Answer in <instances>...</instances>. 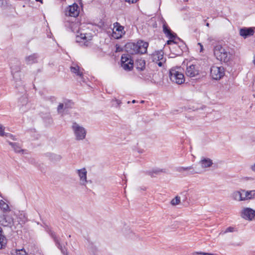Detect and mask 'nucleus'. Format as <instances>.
Returning <instances> with one entry per match:
<instances>
[{"label": "nucleus", "instance_id": "obj_6", "mask_svg": "<svg viewBox=\"0 0 255 255\" xmlns=\"http://www.w3.org/2000/svg\"><path fill=\"white\" fill-rule=\"evenodd\" d=\"M72 128L77 140H82L85 138L86 131L83 127L75 122L73 123Z\"/></svg>", "mask_w": 255, "mask_h": 255}, {"label": "nucleus", "instance_id": "obj_10", "mask_svg": "<svg viewBox=\"0 0 255 255\" xmlns=\"http://www.w3.org/2000/svg\"><path fill=\"white\" fill-rule=\"evenodd\" d=\"M241 216L245 220L252 221L255 217V210L250 208H245L242 211Z\"/></svg>", "mask_w": 255, "mask_h": 255}, {"label": "nucleus", "instance_id": "obj_13", "mask_svg": "<svg viewBox=\"0 0 255 255\" xmlns=\"http://www.w3.org/2000/svg\"><path fill=\"white\" fill-rule=\"evenodd\" d=\"M77 173L80 177V180L82 182V184L85 185L87 182V171L85 168H83L81 169L77 170Z\"/></svg>", "mask_w": 255, "mask_h": 255}, {"label": "nucleus", "instance_id": "obj_31", "mask_svg": "<svg viewBox=\"0 0 255 255\" xmlns=\"http://www.w3.org/2000/svg\"><path fill=\"white\" fill-rule=\"evenodd\" d=\"M167 44L170 45L172 48H178L180 49V46H178L176 42L173 40V39H170V40L167 41Z\"/></svg>", "mask_w": 255, "mask_h": 255}, {"label": "nucleus", "instance_id": "obj_34", "mask_svg": "<svg viewBox=\"0 0 255 255\" xmlns=\"http://www.w3.org/2000/svg\"><path fill=\"white\" fill-rule=\"evenodd\" d=\"M123 34H122V33H118V32H116V31H115L114 30H113V36L115 39H119V38H121Z\"/></svg>", "mask_w": 255, "mask_h": 255}, {"label": "nucleus", "instance_id": "obj_7", "mask_svg": "<svg viewBox=\"0 0 255 255\" xmlns=\"http://www.w3.org/2000/svg\"><path fill=\"white\" fill-rule=\"evenodd\" d=\"M15 65L11 63L10 68L11 74L13 76V78L15 80V82L20 81L19 72L20 71V67L19 62L17 60L15 61Z\"/></svg>", "mask_w": 255, "mask_h": 255}, {"label": "nucleus", "instance_id": "obj_24", "mask_svg": "<svg viewBox=\"0 0 255 255\" xmlns=\"http://www.w3.org/2000/svg\"><path fill=\"white\" fill-rule=\"evenodd\" d=\"M37 55L36 54H33L25 57V61L27 64H30L37 62Z\"/></svg>", "mask_w": 255, "mask_h": 255}, {"label": "nucleus", "instance_id": "obj_17", "mask_svg": "<svg viewBox=\"0 0 255 255\" xmlns=\"http://www.w3.org/2000/svg\"><path fill=\"white\" fill-rule=\"evenodd\" d=\"M241 191L245 193V196H244V201L248 199H252L255 198V190L250 191H245V190H241Z\"/></svg>", "mask_w": 255, "mask_h": 255}, {"label": "nucleus", "instance_id": "obj_55", "mask_svg": "<svg viewBox=\"0 0 255 255\" xmlns=\"http://www.w3.org/2000/svg\"><path fill=\"white\" fill-rule=\"evenodd\" d=\"M136 0V2L138 0Z\"/></svg>", "mask_w": 255, "mask_h": 255}, {"label": "nucleus", "instance_id": "obj_47", "mask_svg": "<svg viewBox=\"0 0 255 255\" xmlns=\"http://www.w3.org/2000/svg\"><path fill=\"white\" fill-rule=\"evenodd\" d=\"M253 62L254 64L255 65V56L254 57Z\"/></svg>", "mask_w": 255, "mask_h": 255}, {"label": "nucleus", "instance_id": "obj_14", "mask_svg": "<svg viewBox=\"0 0 255 255\" xmlns=\"http://www.w3.org/2000/svg\"><path fill=\"white\" fill-rule=\"evenodd\" d=\"M78 5L74 3L72 5L69 7V15L70 16L76 17L78 15L79 11H78Z\"/></svg>", "mask_w": 255, "mask_h": 255}, {"label": "nucleus", "instance_id": "obj_22", "mask_svg": "<svg viewBox=\"0 0 255 255\" xmlns=\"http://www.w3.org/2000/svg\"><path fill=\"white\" fill-rule=\"evenodd\" d=\"M6 244V239L3 235L2 229L0 227V249H2Z\"/></svg>", "mask_w": 255, "mask_h": 255}, {"label": "nucleus", "instance_id": "obj_30", "mask_svg": "<svg viewBox=\"0 0 255 255\" xmlns=\"http://www.w3.org/2000/svg\"><path fill=\"white\" fill-rule=\"evenodd\" d=\"M64 110L71 109L73 106V102L71 100H66L64 101Z\"/></svg>", "mask_w": 255, "mask_h": 255}, {"label": "nucleus", "instance_id": "obj_16", "mask_svg": "<svg viewBox=\"0 0 255 255\" xmlns=\"http://www.w3.org/2000/svg\"><path fill=\"white\" fill-rule=\"evenodd\" d=\"M202 168L210 167L213 164L212 160L208 158H202L200 161Z\"/></svg>", "mask_w": 255, "mask_h": 255}, {"label": "nucleus", "instance_id": "obj_32", "mask_svg": "<svg viewBox=\"0 0 255 255\" xmlns=\"http://www.w3.org/2000/svg\"><path fill=\"white\" fill-rule=\"evenodd\" d=\"M180 202V197L179 196H176L174 199H173L170 203L171 205L175 206L178 205Z\"/></svg>", "mask_w": 255, "mask_h": 255}, {"label": "nucleus", "instance_id": "obj_42", "mask_svg": "<svg viewBox=\"0 0 255 255\" xmlns=\"http://www.w3.org/2000/svg\"><path fill=\"white\" fill-rule=\"evenodd\" d=\"M6 4V0H0V6H4Z\"/></svg>", "mask_w": 255, "mask_h": 255}, {"label": "nucleus", "instance_id": "obj_50", "mask_svg": "<svg viewBox=\"0 0 255 255\" xmlns=\"http://www.w3.org/2000/svg\"><path fill=\"white\" fill-rule=\"evenodd\" d=\"M136 102V101L135 100H133L132 101V103H135Z\"/></svg>", "mask_w": 255, "mask_h": 255}, {"label": "nucleus", "instance_id": "obj_49", "mask_svg": "<svg viewBox=\"0 0 255 255\" xmlns=\"http://www.w3.org/2000/svg\"><path fill=\"white\" fill-rule=\"evenodd\" d=\"M206 25L207 26L209 27L210 24L209 23H207Z\"/></svg>", "mask_w": 255, "mask_h": 255}, {"label": "nucleus", "instance_id": "obj_8", "mask_svg": "<svg viewBox=\"0 0 255 255\" xmlns=\"http://www.w3.org/2000/svg\"><path fill=\"white\" fill-rule=\"evenodd\" d=\"M185 73L188 77H194L197 76L199 74V66L195 64L187 65Z\"/></svg>", "mask_w": 255, "mask_h": 255}, {"label": "nucleus", "instance_id": "obj_41", "mask_svg": "<svg viewBox=\"0 0 255 255\" xmlns=\"http://www.w3.org/2000/svg\"><path fill=\"white\" fill-rule=\"evenodd\" d=\"M195 255H216L212 254V253L200 252V253H196Z\"/></svg>", "mask_w": 255, "mask_h": 255}, {"label": "nucleus", "instance_id": "obj_27", "mask_svg": "<svg viewBox=\"0 0 255 255\" xmlns=\"http://www.w3.org/2000/svg\"><path fill=\"white\" fill-rule=\"evenodd\" d=\"M141 78L145 81H150L152 78V73L149 71H145L141 73Z\"/></svg>", "mask_w": 255, "mask_h": 255}, {"label": "nucleus", "instance_id": "obj_18", "mask_svg": "<svg viewBox=\"0 0 255 255\" xmlns=\"http://www.w3.org/2000/svg\"><path fill=\"white\" fill-rule=\"evenodd\" d=\"M241 192V190L236 191L233 192L231 195L232 198L238 201H244V196H243Z\"/></svg>", "mask_w": 255, "mask_h": 255}, {"label": "nucleus", "instance_id": "obj_44", "mask_svg": "<svg viewBox=\"0 0 255 255\" xmlns=\"http://www.w3.org/2000/svg\"><path fill=\"white\" fill-rule=\"evenodd\" d=\"M122 50V48L120 47V46L116 45V51L120 52Z\"/></svg>", "mask_w": 255, "mask_h": 255}, {"label": "nucleus", "instance_id": "obj_5", "mask_svg": "<svg viewBox=\"0 0 255 255\" xmlns=\"http://www.w3.org/2000/svg\"><path fill=\"white\" fill-rule=\"evenodd\" d=\"M122 66L126 70H131L133 67V61L129 54H123L121 57Z\"/></svg>", "mask_w": 255, "mask_h": 255}, {"label": "nucleus", "instance_id": "obj_15", "mask_svg": "<svg viewBox=\"0 0 255 255\" xmlns=\"http://www.w3.org/2000/svg\"><path fill=\"white\" fill-rule=\"evenodd\" d=\"M18 222L21 225L25 224L27 221V218L24 211H19L17 214Z\"/></svg>", "mask_w": 255, "mask_h": 255}, {"label": "nucleus", "instance_id": "obj_35", "mask_svg": "<svg viewBox=\"0 0 255 255\" xmlns=\"http://www.w3.org/2000/svg\"><path fill=\"white\" fill-rule=\"evenodd\" d=\"M64 110V105L63 103H60L57 107V112L59 114L62 113V110Z\"/></svg>", "mask_w": 255, "mask_h": 255}, {"label": "nucleus", "instance_id": "obj_11", "mask_svg": "<svg viewBox=\"0 0 255 255\" xmlns=\"http://www.w3.org/2000/svg\"><path fill=\"white\" fill-rule=\"evenodd\" d=\"M177 171L180 173H182L183 171H187L186 175H192L196 173H200V172L196 171L193 166L188 167H178L177 168Z\"/></svg>", "mask_w": 255, "mask_h": 255}, {"label": "nucleus", "instance_id": "obj_53", "mask_svg": "<svg viewBox=\"0 0 255 255\" xmlns=\"http://www.w3.org/2000/svg\"><path fill=\"white\" fill-rule=\"evenodd\" d=\"M52 99H53V100H54V101L56 100V99H55V97H52Z\"/></svg>", "mask_w": 255, "mask_h": 255}, {"label": "nucleus", "instance_id": "obj_25", "mask_svg": "<svg viewBox=\"0 0 255 255\" xmlns=\"http://www.w3.org/2000/svg\"><path fill=\"white\" fill-rule=\"evenodd\" d=\"M145 67V61L143 59H139L136 61V68L137 70L142 71Z\"/></svg>", "mask_w": 255, "mask_h": 255}, {"label": "nucleus", "instance_id": "obj_36", "mask_svg": "<svg viewBox=\"0 0 255 255\" xmlns=\"http://www.w3.org/2000/svg\"><path fill=\"white\" fill-rule=\"evenodd\" d=\"M162 170H153L152 171H148V174L150 175L151 177H153V174L155 173V174H158V173H159L160 172H162Z\"/></svg>", "mask_w": 255, "mask_h": 255}, {"label": "nucleus", "instance_id": "obj_39", "mask_svg": "<svg viewBox=\"0 0 255 255\" xmlns=\"http://www.w3.org/2000/svg\"><path fill=\"white\" fill-rule=\"evenodd\" d=\"M79 39H86V35H85V34H80V36H77V42H79Z\"/></svg>", "mask_w": 255, "mask_h": 255}, {"label": "nucleus", "instance_id": "obj_51", "mask_svg": "<svg viewBox=\"0 0 255 255\" xmlns=\"http://www.w3.org/2000/svg\"><path fill=\"white\" fill-rule=\"evenodd\" d=\"M144 102V101H140V103H143Z\"/></svg>", "mask_w": 255, "mask_h": 255}, {"label": "nucleus", "instance_id": "obj_37", "mask_svg": "<svg viewBox=\"0 0 255 255\" xmlns=\"http://www.w3.org/2000/svg\"><path fill=\"white\" fill-rule=\"evenodd\" d=\"M26 254L24 249L18 250L16 252V255H25Z\"/></svg>", "mask_w": 255, "mask_h": 255}, {"label": "nucleus", "instance_id": "obj_26", "mask_svg": "<svg viewBox=\"0 0 255 255\" xmlns=\"http://www.w3.org/2000/svg\"><path fill=\"white\" fill-rule=\"evenodd\" d=\"M0 208L3 212L6 213L10 211L8 205L3 200H0Z\"/></svg>", "mask_w": 255, "mask_h": 255}, {"label": "nucleus", "instance_id": "obj_54", "mask_svg": "<svg viewBox=\"0 0 255 255\" xmlns=\"http://www.w3.org/2000/svg\"><path fill=\"white\" fill-rule=\"evenodd\" d=\"M74 25H75V24H71V27H72L73 26H74Z\"/></svg>", "mask_w": 255, "mask_h": 255}, {"label": "nucleus", "instance_id": "obj_12", "mask_svg": "<svg viewBox=\"0 0 255 255\" xmlns=\"http://www.w3.org/2000/svg\"><path fill=\"white\" fill-rule=\"evenodd\" d=\"M163 31L169 39H174L176 36V34L172 32L165 21H164L163 23Z\"/></svg>", "mask_w": 255, "mask_h": 255}, {"label": "nucleus", "instance_id": "obj_46", "mask_svg": "<svg viewBox=\"0 0 255 255\" xmlns=\"http://www.w3.org/2000/svg\"><path fill=\"white\" fill-rule=\"evenodd\" d=\"M36 1L40 2L41 3H43L42 0H35Z\"/></svg>", "mask_w": 255, "mask_h": 255}, {"label": "nucleus", "instance_id": "obj_29", "mask_svg": "<svg viewBox=\"0 0 255 255\" xmlns=\"http://www.w3.org/2000/svg\"><path fill=\"white\" fill-rule=\"evenodd\" d=\"M5 128L0 124V136H3L5 135L7 137H9L11 139L14 140V136L9 133H6L4 131Z\"/></svg>", "mask_w": 255, "mask_h": 255}, {"label": "nucleus", "instance_id": "obj_1", "mask_svg": "<svg viewBox=\"0 0 255 255\" xmlns=\"http://www.w3.org/2000/svg\"><path fill=\"white\" fill-rule=\"evenodd\" d=\"M148 43L142 40L137 41V43L129 42L126 44L125 49L128 53L130 55L136 54H144L147 52Z\"/></svg>", "mask_w": 255, "mask_h": 255}, {"label": "nucleus", "instance_id": "obj_48", "mask_svg": "<svg viewBox=\"0 0 255 255\" xmlns=\"http://www.w3.org/2000/svg\"><path fill=\"white\" fill-rule=\"evenodd\" d=\"M199 44H200V45L201 46V51H202V49H203V46L200 43H199Z\"/></svg>", "mask_w": 255, "mask_h": 255}, {"label": "nucleus", "instance_id": "obj_33", "mask_svg": "<svg viewBox=\"0 0 255 255\" xmlns=\"http://www.w3.org/2000/svg\"><path fill=\"white\" fill-rule=\"evenodd\" d=\"M50 158L53 161H59L61 159V156L59 155L51 154Z\"/></svg>", "mask_w": 255, "mask_h": 255}, {"label": "nucleus", "instance_id": "obj_28", "mask_svg": "<svg viewBox=\"0 0 255 255\" xmlns=\"http://www.w3.org/2000/svg\"><path fill=\"white\" fill-rule=\"evenodd\" d=\"M114 27L113 30H114L115 31H116V32H118V33H124V32H123L124 28L123 26H121L119 23L116 22L114 24Z\"/></svg>", "mask_w": 255, "mask_h": 255}, {"label": "nucleus", "instance_id": "obj_38", "mask_svg": "<svg viewBox=\"0 0 255 255\" xmlns=\"http://www.w3.org/2000/svg\"><path fill=\"white\" fill-rule=\"evenodd\" d=\"M175 50L176 53H175L176 55H180L183 53V50L180 48V49L178 48H173Z\"/></svg>", "mask_w": 255, "mask_h": 255}, {"label": "nucleus", "instance_id": "obj_40", "mask_svg": "<svg viewBox=\"0 0 255 255\" xmlns=\"http://www.w3.org/2000/svg\"><path fill=\"white\" fill-rule=\"evenodd\" d=\"M234 231V228L232 227H229L227 228L225 232H224L223 234H225L228 232H233Z\"/></svg>", "mask_w": 255, "mask_h": 255}, {"label": "nucleus", "instance_id": "obj_19", "mask_svg": "<svg viewBox=\"0 0 255 255\" xmlns=\"http://www.w3.org/2000/svg\"><path fill=\"white\" fill-rule=\"evenodd\" d=\"M51 236L53 239L54 242H55L57 247L61 250V252L63 255L65 254L66 253H67L66 251H65L64 249H63L60 243V241L59 239L56 237L55 233L52 232L51 233Z\"/></svg>", "mask_w": 255, "mask_h": 255}, {"label": "nucleus", "instance_id": "obj_45", "mask_svg": "<svg viewBox=\"0 0 255 255\" xmlns=\"http://www.w3.org/2000/svg\"><path fill=\"white\" fill-rule=\"evenodd\" d=\"M253 171H255V163L251 167Z\"/></svg>", "mask_w": 255, "mask_h": 255}, {"label": "nucleus", "instance_id": "obj_4", "mask_svg": "<svg viewBox=\"0 0 255 255\" xmlns=\"http://www.w3.org/2000/svg\"><path fill=\"white\" fill-rule=\"evenodd\" d=\"M225 74V69L223 66L213 65L210 68V75L212 79L219 80L223 78Z\"/></svg>", "mask_w": 255, "mask_h": 255}, {"label": "nucleus", "instance_id": "obj_20", "mask_svg": "<svg viewBox=\"0 0 255 255\" xmlns=\"http://www.w3.org/2000/svg\"><path fill=\"white\" fill-rule=\"evenodd\" d=\"M8 144L12 147L14 151L16 153H20L24 151V150L21 149V146L18 143L16 142H12L8 141Z\"/></svg>", "mask_w": 255, "mask_h": 255}, {"label": "nucleus", "instance_id": "obj_3", "mask_svg": "<svg viewBox=\"0 0 255 255\" xmlns=\"http://www.w3.org/2000/svg\"><path fill=\"white\" fill-rule=\"evenodd\" d=\"M180 68H172L169 71V78L170 80L177 84H181L185 81L184 74L180 71Z\"/></svg>", "mask_w": 255, "mask_h": 255}, {"label": "nucleus", "instance_id": "obj_23", "mask_svg": "<svg viewBox=\"0 0 255 255\" xmlns=\"http://www.w3.org/2000/svg\"><path fill=\"white\" fill-rule=\"evenodd\" d=\"M11 219L10 218H8L6 215H3L1 219L0 220V224L5 227L9 226L11 224Z\"/></svg>", "mask_w": 255, "mask_h": 255}, {"label": "nucleus", "instance_id": "obj_21", "mask_svg": "<svg viewBox=\"0 0 255 255\" xmlns=\"http://www.w3.org/2000/svg\"><path fill=\"white\" fill-rule=\"evenodd\" d=\"M70 71L72 73H74L80 77H81L83 75V73L80 70L79 66L76 64H73L70 67Z\"/></svg>", "mask_w": 255, "mask_h": 255}, {"label": "nucleus", "instance_id": "obj_9", "mask_svg": "<svg viewBox=\"0 0 255 255\" xmlns=\"http://www.w3.org/2000/svg\"><path fill=\"white\" fill-rule=\"evenodd\" d=\"M163 54V52L160 50L155 51L152 54L153 61L156 62L159 67H161L166 61L164 58Z\"/></svg>", "mask_w": 255, "mask_h": 255}, {"label": "nucleus", "instance_id": "obj_43", "mask_svg": "<svg viewBox=\"0 0 255 255\" xmlns=\"http://www.w3.org/2000/svg\"><path fill=\"white\" fill-rule=\"evenodd\" d=\"M125 1L129 3H134L136 2L135 0H125Z\"/></svg>", "mask_w": 255, "mask_h": 255}, {"label": "nucleus", "instance_id": "obj_2", "mask_svg": "<svg viewBox=\"0 0 255 255\" xmlns=\"http://www.w3.org/2000/svg\"><path fill=\"white\" fill-rule=\"evenodd\" d=\"M213 51L216 58L222 62L228 63L231 59L232 54L229 49L221 44H217L215 45Z\"/></svg>", "mask_w": 255, "mask_h": 255}, {"label": "nucleus", "instance_id": "obj_52", "mask_svg": "<svg viewBox=\"0 0 255 255\" xmlns=\"http://www.w3.org/2000/svg\"><path fill=\"white\" fill-rule=\"evenodd\" d=\"M69 255L68 254V253H65V254H64V255Z\"/></svg>", "mask_w": 255, "mask_h": 255}]
</instances>
